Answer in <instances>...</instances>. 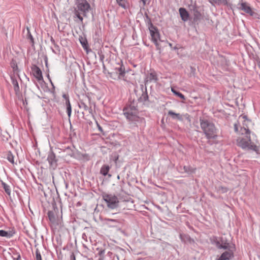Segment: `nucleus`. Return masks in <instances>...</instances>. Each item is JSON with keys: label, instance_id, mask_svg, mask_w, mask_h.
I'll return each mask as SVG.
<instances>
[{"label": "nucleus", "instance_id": "11", "mask_svg": "<svg viewBox=\"0 0 260 260\" xmlns=\"http://www.w3.org/2000/svg\"><path fill=\"white\" fill-rule=\"evenodd\" d=\"M234 256L233 252L231 250L224 252L217 260H229Z\"/></svg>", "mask_w": 260, "mask_h": 260}, {"label": "nucleus", "instance_id": "35", "mask_svg": "<svg viewBox=\"0 0 260 260\" xmlns=\"http://www.w3.org/2000/svg\"><path fill=\"white\" fill-rule=\"evenodd\" d=\"M209 2L212 5L217 4V0H209Z\"/></svg>", "mask_w": 260, "mask_h": 260}, {"label": "nucleus", "instance_id": "31", "mask_svg": "<svg viewBox=\"0 0 260 260\" xmlns=\"http://www.w3.org/2000/svg\"><path fill=\"white\" fill-rule=\"evenodd\" d=\"M36 260H42L41 255L38 250L36 251Z\"/></svg>", "mask_w": 260, "mask_h": 260}, {"label": "nucleus", "instance_id": "17", "mask_svg": "<svg viewBox=\"0 0 260 260\" xmlns=\"http://www.w3.org/2000/svg\"><path fill=\"white\" fill-rule=\"evenodd\" d=\"M110 169V167L109 166L104 165L102 167L100 170V173L102 174L103 176H106V175H108Z\"/></svg>", "mask_w": 260, "mask_h": 260}, {"label": "nucleus", "instance_id": "18", "mask_svg": "<svg viewBox=\"0 0 260 260\" xmlns=\"http://www.w3.org/2000/svg\"><path fill=\"white\" fill-rule=\"evenodd\" d=\"M107 221V223L109 224L110 226L112 227H117L118 226V224L119 223V221L116 219L107 218L106 219Z\"/></svg>", "mask_w": 260, "mask_h": 260}, {"label": "nucleus", "instance_id": "10", "mask_svg": "<svg viewBox=\"0 0 260 260\" xmlns=\"http://www.w3.org/2000/svg\"><path fill=\"white\" fill-rule=\"evenodd\" d=\"M32 71L34 76L37 79L38 81H40L43 79L42 71L39 67H38L37 66H34L32 68Z\"/></svg>", "mask_w": 260, "mask_h": 260}, {"label": "nucleus", "instance_id": "33", "mask_svg": "<svg viewBox=\"0 0 260 260\" xmlns=\"http://www.w3.org/2000/svg\"><path fill=\"white\" fill-rule=\"evenodd\" d=\"M117 3L119 4L120 6H121L122 7H124V0H116Z\"/></svg>", "mask_w": 260, "mask_h": 260}, {"label": "nucleus", "instance_id": "41", "mask_svg": "<svg viewBox=\"0 0 260 260\" xmlns=\"http://www.w3.org/2000/svg\"><path fill=\"white\" fill-rule=\"evenodd\" d=\"M29 37L30 38V39L31 40H32V39H33L32 36H31L30 34H29Z\"/></svg>", "mask_w": 260, "mask_h": 260}, {"label": "nucleus", "instance_id": "37", "mask_svg": "<svg viewBox=\"0 0 260 260\" xmlns=\"http://www.w3.org/2000/svg\"><path fill=\"white\" fill-rule=\"evenodd\" d=\"M71 260H76L75 256L74 253H72L71 255Z\"/></svg>", "mask_w": 260, "mask_h": 260}, {"label": "nucleus", "instance_id": "12", "mask_svg": "<svg viewBox=\"0 0 260 260\" xmlns=\"http://www.w3.org/2000/svg\"><path fill=\"white\" fill-rule=\"evenodd\" d=\"M157 80L156 74L155 72H151L148 74L145 79V82H156Z\"/></svg>", "mask_w": 260, "mask_h": 260}, {"label": "nucleus", "instance_id": "8", "mask_svg": "<svg viewBox=\"0 0 260 260\" xmlns=\"http://www.w3.org/2000/svg\"><path fill=\"white\" fill-rule=\"evenodd\" d=\"M215 243L218 249H227L229 247V243L226 239L223 237L216 238L215 240Z\"/></svg>", "mask_w": 260, "mask_h": 260}, {"label": "nucleus", "instance_id": "25", "mask_svg": "<svg viewBox=\"0 0 260 260\" xmlns=\"http://www.w3.org/2000/svg\"><path fill=\"white\" fill-rule=\"evenodd\" d=\"M171 91L172 92L176 95L178 96L180 98H181L182 100H185V96L182 94L181 92L176 91L174 88H172Z\"/></svg>", "mask_w": 260, "mask_h": 260}, {"label": "nucleus", "instance_id": "3", "mask_svg": "<svg viewBox=\"0 0 260 260\" xmlns=\"http://www.w3.org/2000/svg\"><path fill=\"white\" fill-rule=\"evenodd\" d=\"M201 129L208 139H215L217 137V129L214 123L207 119H200Z\"/></svg>", "mask_w": 260, "mask_h": 260}, {"label": "nucleus", "instance_id": "27", "mask_svg": "<svg viewBox=\"0 0 260 260\" xmlns=\"http://www.w3.org/2000/svg\"><path fill=\"white\" fill-rule=\"evenodd\" d=\"M7 159L12 164H14V156L11 152H9L7 154Z\"/></svg>", "mask_w": 260, "mask_h": 260}, {"label": "nucleus", "instance_id": "39", "mask_svg": "<svg viewBox=\"0 0 260 260\" xmlns=\"http://www.w3.org/2000/svg\"><path fill=\"white\" fill-rule=\"evenodd\" d=\"M143 3V5L145 6L146 5V2L147 0H140Z\"/></svg>", "mask_w": 260, "mask_h": 260}, {"label": "nucleus", "instance_id": "15", "mask_svg": "<svg viewBox=\"0 0 260 260\" xmlns=\"http://www.w3.org/2000/svg\"><path fill=\"white\" fill-rule=\"evenodd\" d=\"M168 115L175 120L181 121L183 119L182 116L179 113H176L171 110L169 111Z\"/></svg>", "mask_w": 260, "mask_h": 260}, {"label": "nucleus", "instance_id": "42", "mask_svg": "<svg viewBox=\"0 0 260 260\" xmlns=\"http://www.w3.org/2000/svg\"><path fill=\"white\" fill-rule=\"evenodd\" d=\"M169 45L170 46V47L172 48V44L171 43H169Z\"/></svg>", "mask_w": 260, "mask_h": 260}, {"label": "nucleus", "instance_id": "30", "mask_svg": "<svg viewBox=\"0 0 260 260\" xmlns=\"http://www.w3.org/2000/svg\"><path fill=\"white\" fill-rule=\"evenodd\" d=\"M217 5H228V1L227 0H217Z\"/></svg>", "mask_w": 260, "mask_h": 260}, {"label": "nucleus", "instance_id": "19", "mask_svg": "<svg viewBox=\"0 0 260 260\" xmlns=\"http://www.w3.org/2000/svg\"><path fill=\"white\" fill-rule=\"evenodd\" d=\"M48 216L49 220L52 222L54 223L56 221V217L54 214V213L52 211H49L48 212Z\"/></svg>", "mask_w": 260, "mask_h": 260}, {"label": "nucleus", "instance_id": "22", "mask_svg": "<svg viewBox=\"0 0 260 260\" xmlns=\"http://www.w3.org/2000/svg\"><path fill=\"white\" fill-rule=\"evenodd\" d=\"M81 15H82V14L81 12L78 11L76 9L75 10L74 18H78L80 22H82L83 21V17Z\"/></svg>", "mask_w": 260, "mask_h": 260}, {"label": "nucleus", "instance_id": "14", "mask_svg": "<svg viewBox=\"0 0 260 260\" xmlns=\"http://www.w3.org/2000/svg\"><path fill=\"white\" fill-rule=\"evenodd\" d=\"M47 160L51 166H53L56 164V156L54 153L52 151H50L47 157Z\"/></svg>", "mask_w": 260, "mask_h": 260}, {"label": "nucleus", "instance_id": "34", "mask_svg": "<svg viewBox=\"0 0 260 260\" xmlns=\"http://www.w3.org/2000/svg\"><path fill=\"white\" fill-rule=\"evenodd\" d=\"M62 98L66 100L65 102H67L68 101H70L69 97L68 94H63L62 95Z\"/></svg>", "mask_w": 260, "mask_h": 260}, {"label": "nucleus", "instance_id": "5", "mask_svg": "<svg viewBox=\"0 0 260 260\" xmlns=\"http://www.w3.org/2000/svg\"><path fill=\"white\" fill-rule=\"evenodd\" d=\"M150 35L151 36L152 41L155 45L157 49L160 50V47L158 43V40L159 39V34L156 28L151 24L150 26L149 27Z\"/></svg>", "mask_w": 260, "mask_h": 260}, {"label": "nucleus", "instance_id": "29", "mask_svg": "<svg viewBox=\"0 0 260 260\" xmlns=\"http://www.w3.org/2000/svg\"><path fill=\"white\" fill-rule=\"evenodd\" d=\"M140 99L143 101H144V102L147 101L148 100V95L146 91L143 92Z\"/></svg>", "mask_w": 260, "mask_h": 260}, {"label": "nucleus", "instance_id": "28", "mask_svg": "<svg viewBox=\"0 0 260 260\" xmlns=\"http://www.w3.org/2000/svg\"><path fill=\"white\" fill-rule=\"evenodd\" d=\"M80 43H81L82 47L84 49H86L87 46V42L86 40L82 38L81 39H80Z\"/></svg>", "mask_w": 260, "mask_h": 260}, {"label": "nucleus", "instance_id": "1", "mask_svg": "<svg viewBox=\"0 0 260 260\" xmlns=\"http://www.w3.org/2000/svg\"><path fill=\"white\" fill-rule=\"evenodd\" d=\"M123 111L131 127H137L139 124L145 122L144 118L139 116V112L137 106L134 102L124 107Z\"/></svg>", "mask_w": 260, "mask_h": 260}, {"label": "nucleus", "instance_id": "40", "mask_svg": "<svg viewBox=\"0 0 260 260\" xmlns=\"http://www.w3.org/2000/svg\"><path fill=\"white\" fill-rule=\"evenodd\" d=\"M20 258V255H18V257L17 258H16V260H19V259Z\"/></svg>", "mask_w": 260, "mask_h": 260}, {"label": "nucleus", "instance_id": "32", "mask_svg": "<svg viewBox=\"0 0 260 260\" xmlns=\"http://www.w3.org/2000/svg\"><path fill=\"white\" fill-rule=\"evenodd\" d=\"M184 172L186 173H189L191 172V168L189 166H184L183 167Z\"/></svg>", "mask_w": 260, "mask_h": 260}, {"label": "nucleus", "instance_id": "4", "mask_svg": "<svg viewBox=\"0 0 260 260\" xmlns=\"http://www.w3.org/2000/svg\"><path fill=\"white\" fill-rule=\"evenodd\" d=\"M103 200L107 204V207L114 209L118 206L119 200L117 196L112 194L103 193L102 195Z\"/></svg>", "mask_w": 260, "mask_h": 260}, {"label": "nucleus", "instance_id": "43", "mask_svg": "<svg viewBox=\"0 0 260 260\" xmlns=\"http://www.w3.org/2000/svg\"><path fill=\"white\" fill-rule=\"evenodd\" d=\"M49 80H50V82H51V83L52 85V86H53V83H52V82L51 81V79H49Z\"/></svg>", "mask_w": 260, "mask_h": 260}, {"label": "nucleus", "instance_id": "6", "mask_svg": "<svg viewBox=\"0 0 260 260\" xmlns=\"http://www.w3.org/2000/svg\"><path fill=\"white\" fill-rule=\"evenodd\" d=\"M90 8L89 4L86 0H82L78 4L76 10L81 12L83 16L86 17Z\"/></svg>", "mask_w": 260, "mask_h": 260}, {"label": "nucleus", "instance_id": "46", "mask_svg": "<svg viewBox=\"0 0 260 260\" xmlns=\"http://www.w3.org/2000/svg\"><path fill=\"white\" fill-rule=\"evenodd\" d=\"M117 178H118V179L120 178V177H119V175H118V176H117Z\"/></svg>", "mask_w": 260, "mask_h": 260}, {"label": "nucleus", "instance_id": "20", "mask_svg": "<svg viewBox=\"0 0 260 260\" xmlns=\"http://www.w3.org/2000/svg\"><path fill=\"white\" fill-rule=\"evenodd\" d=\"M0 236L10 238L13 236V234L9 232H7L4 230H0Z\"/></svg>", "mask_w": 260, "mask_h": 260}, {"label": "nucleus", "instance_id": "44", "mask_svg": "<svg viewBox=\"0 0 260 260\" xmlns=\"http://www.w3.org/2000/svg\"><path fill=\"white\" fill-rule=\"evenodd\" d=\"M173 49L176 50V49H178V48L176 47H175L173 48Z\"/></svg>", "mask_w": 260, "mask_h": 260}, {"label": "nucleus", "instance_id": "7", "mask_svg": "<svg viewBox=\"0 0 260 260\" xmlns=\"http://www.w3.org/2000/svg\"><path fill=\"white\" fill-rule=\"evenodd\" d=\"M114 70L115 72L110 73L111 76L113 74H116V76L119 79L124 76L125 73V68L123 66L121 60H120L119 62L117 63V66L114 68Z\"/></svg>", "mask_w": 260, "mask_h": 260}, {"label": "nucleus", "instance_id": "23", "mask_svg": "<svg viewBox=\"0 0 260 260\" xmlns=\"http://www.w3.org/2000/svg\"><path fill=\"white\" fill-rule=\"evenodd\" d=\"M216 189L218 192L224 193L228 191V189L226 187L219 186L216 187Z\"/></svg>", "mask_w": 260, "mask_h": 260}, {"label": "nucleus", "instance_id": "21", "mask_svg": "<svg viewBox=\"0 0 260 260\" xmlns=\"http://www.w3.org/2000/svg\"><path fill=\"white\" fill-rule=\"evenodd\" d=\"M65 105L67 107V112L69 117H70L71 113H72V107L70 104V101H68L67 102H65Z\"/></svg>", "mask_w": 260, "mask_h": 260}, {"label": "nucleus", "instance_id": "24", "mask_svg": "<svg viewBox=\"0 0 260 260\" xmlns=\"http://www.w3.org/2000/svg\"><path fill=\"white\" fill-rule=\"evenodd\" d=\"M2 185L5 192L7 194L10 196L11 194V189L10 186L4 182L2 183Z\"/></svg>", "mask_w": 260, "mask_h": 260}, {"label": "nucleus", "instance_id": "2", "mask_svg": "<svg viewBox=\"0 0 260 260\" xmlns=\"http://www.w3.org/2000/svg\"><path fill=\"white\" fill-rule=\"evenodd\" d=\"M242 134L244 137H239L237 139V145L243 150H252L257 153L259 151V147L251 141L250 136V131L248 128H241Z\"/></svg>", "mask_w": 260, "mask_h": 260}, {"label": "nucleus", "instance_id": "38", "mask_svg": "<svg viewBox=\"0 0 260 260\" xmlns=\"http://www.w3.org/2000/svg\"><path fill=\"white\" fill-rule=\"evenodd\" d=\"M98 126L99 130L101 132H103V129H102V127L98 124Z\"/></svg>", "mask_w": 260, "mask_h": 260}, {"label": "nucleus", "instance_id": "16", "mask_svg": "<svg viewBox=\"0 0 260 260\" xmlns=\"http://www.w3.org/2000/svg\"><path fill=\"white\" fill-rule=\"evenodd\" d=\"M12 83L14 86V89L16 93L19 91V86L17 80L14 77H11Z\"/></svg>", "mask_w": 260, "mask_h": 260}, {"label": "nucleus", "instance_id": "36", "mask_svg": "<svg viewBox=\"0 0 260 260\" xmlns=\"http://www.w3.org/2000/svg\"><path fill=\"white\" fill-rule=\"evenodd\" d=\"M234 130L236 132H237L238 131V126L237 123L234 124Z\"/></svg>", "mask_w": 260, "mask_h": 260}, {"label": "nucleus", "instance_id": "26", "mask_svg": "<svg viewBox=\"0 0 260 260\" xmlns=\"http://www.w3.org/2000/svg\"><path fill=\"white\" fill-rule=\"evenodd\" d=\"M79 107L80 108L83 109L85 111H88L89 113L91 112V109L88 107L86 105H85L84 103H81L79 105Z\"/></svg>", "mask_w": 260, "mask_h": 260}, {"label": "nucleus", "instance_id": "45", "mask_svg": "<svg viewBox=\"0 0 260 260\" xmlns=\"http://www.w3.org/2000/svg\"><path fill=\"white\" fill-rule=\"evenodd\" d=\"M118 159V157L117 156L116 158H115V161H116V160Z\"/></svg>", "mask_w": 260, "mask_h": 260}, {"label": "nucleus", "instance_id": "9", "mask_svg": "<svg viewBox=\"0 0 260 260\" xmlns=\"http://www.w3.org/2000/svg\"><path fill=\"white\" fill-rule=\"evenodd\" d=\"M238 8L244 11L245 13L249 14L250 16H253L254 12L252 11L251 7L247 3H241L238 4Z\"/></svg>", "mask_w": 260, "mask_h": 260}, {"label": "nucleus", "instance_id": "13", "mask_svg": "<svg viewBox=\"0 0 260 260\" xmlns=\"http://www.w3.org/2000/svg\"><path fill=\"white\" fill-rule=\"evenodd\" d=\"M179 12L182 20L184 21H187L188 19L189 15L186 10L185 8H180Z\"/></svg>", "mask_w": 260, "mask_h": 260}]
</instances>
